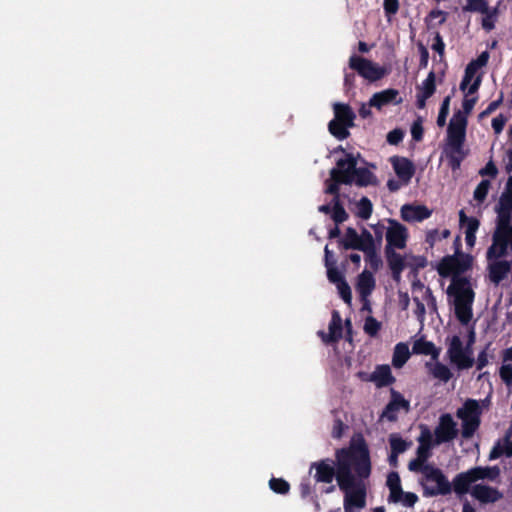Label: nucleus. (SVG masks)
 <instances>
[{
  "instance_id": "5701e85b",
  "label": "nucleus",
  "mask_w": 512,
  "mask_h": 512,
  "mask_svg": "<svg viewBox=\"0 0 512 512\" xmlns=\"http://www.w3.org/2000/svg\"><path fill=\"white\" fill-rule=\"evenodd\" d=\"M511 265L506 260L490 263L488 266L489 278L494 284H499L510 272Z\"/></svg>"
},
{
  "instance_id": "2eb2a0df",
  "label": "nucleus",
  "mask_w": 512,
  "mask_h": 512,
  "mask_svg": "<svg viewBox=\"0 0 512 512\" xmlns=\"http://www.w3.org/2000/svg\"><path fill=\"white\" fill-rule=\"evenodd\" d=\"M401 218L406 222H421L429 218L432 211L425 205L405 204L401 207Z\"/></svg>"
},
{
  "instance_id": "774afa93",
  "label": "nucleus",
  "mask_w": 512,
  "mask_h": 512,
  "mask_svg": "<svg viewBox=\"0 0 512 512\" xmlns=\"http://www.w3.org/2000/svg\"><path fill=\"white\" fill-rule=\"evenodd\" d=\"M506 121L507 119L503 114H499L492 119V128L496 134H500L503 131Z\"/></svg>"
},
{
  "instance_id": "e433bc0d",
  "label": "nucleus",
  "mask_w": 512,
  "mask_h": 512,
  "mask_svg": "<svg viewBox=\"0 0 512 512\" xmlns=\"http://www.w3.org/2000/svg\"><path fill=\"white\" fill-rule=\"evenodd\" d=\"M472 305L473 304H454L455 315L464 325L468 324L472 319Z\"/></svg>"
},
{
  "instance_id": "e2e57ef3",
  "label": "nucleus",
  "mask_w": 512,
  "mask_h": 512,
  "mask_svg": "<svg viewBox=\"0 0 512 512\" xmlns=\"http://www.w3.org/2000/svg\"><path fill=\"white\" fill-rule=\"evenodd\" d=\"M404 137V132L401 129H394L387 134V142L391 145L399 144Z\"/></svg>"
},
{
  "instance_id": "412c9836",
  "label": "nucleus",
  "mask_w": 512,
  "mask_h": 512,
  "mask_svg": "<svg viewBox=\"0 0 512 512\" xmlns=\"http://www.w3.org/2000/svg\"><path fill=\"white\" fill-rule=\"evenodd\" d=\"M370 381L375 383L378 388L387 387L395 382L388 365H378L370 375Z\"/></svg>"
},
{
  "instance_id": "f8f14e48",
  "label": "nucleus",
  "mask_w": 512,
  "mask_h": 512,
  "mask_svg": "<svg viewBox=\"0 0 512 512\" xmlns=\"http://www.w3.org/2000/svg\"><path fill=\"white\" fill-rule=\"evenodd\" d=\"M390 226L386 231L385 249H404L408 239L407 228L394 219L388 220Z\"/></svg>"
},
{
  "instance_id": "13d9d810",
  "label": "nucleus",
  "mask_w": 512,
  "mask_h": 512,
  "mask_svg": "<svg viewBox=\"0 0 512 512\" xmlns=\"http://www.w3.org/2000/svg\"><path fill=\"white\" fill-rule=\"evenodd\" d=\"M496 212H497L496 226L512 227V224H511L512 213L503 212V211H500L497 209H496Z\"/></svg>"
},
{
  "instance_id": "a19ab883",
  "label": "nucleus",
  "mask_w": 512,
  "mask_h": 512,
  "mask_svg": "<svg viewBox=\"0 0 512 512\" xmlns=\"http://www.w3.org/2000/svg\"><path fill=\"white\" fill-rule=\"evenodd\" d=\"M269 487L273 492L281 495L288 494L290 490V484L283 478L272 477L269 480Z\"/></svg>"
},
{
  "instance_id": "37998d69",
  "label": "nucleus",
  "mask_w": 512,
  "mask_h": 512,
  "mask_svg": "<svg viewBox=\"0 0 512 512\" xmlns=\"http://www.w3.org/2000/svg\"><path fill=\"white\" fill-rule=\"evenodd\" d=\"M389 444L391 451L397 454L405 452L409 446V444L397 434L390 435Z\"/></svg>"
},
{
  "instance_id": "ddd939ff",
  "label": "nucleus",
  "mask_w": 512,
  "mask_h": 512,
  "mask_svg": "<svg viewBox=\"0 0 512 512\" xmlns=\"http://www.w3.org/2000/svg\"><path fill=\"white\" fill-rule=\"evenodd\" d=\"M471 495L482 504L495 503L503 498V493L497 488L484 484L474 485Z\"/></svg>"
},
{
  "instance_id": "aec40b11",
  "label": "nucleus",
  "mask_w": 512,
  "mask_h": 512,
  "mask_svg": "<svg viewBox=\"0 0 512 512\" xmlns=\"http://www.w3.org/2000/svg\"><path fill=\"white\" fill-rule=\"evenodd\" d=\"M409 401L405 400L404 397L394 389L391 390V399L386 405L382 416L387 418L389 421H395L397 419L396 413L400 409H408Z\"/></svg>"
},
{
  "instance_id": "49530a36",
  "label": "nucleus",
  "mask_w": 512,
  "mask_h": 512,
  "mask_svg": "<svg viewBox=\"0 0 512 512\" xmlns=\"http://www.w3.org/2000/svg\"><path fill=\"white\" fill-rule=\"evenodd\" d=\"M419 498L417 494L413 492H405L402 490L401 495L398 496L397 500H390V503H399L401 502L403 506L405 507H413L417 502Z\"/></svg>"
},
{
  "instance_id": "bb28decb",
  "label": "nucleus",
  "mask_w": 512,
  "mask_h": 512,
  "mask_svg": "<svg viewBox=\"0 0 512 512\" xmlns=\"http://www.w3.org/2000/svg\"><path fill=\"white\" fill-rule=\"evenodd\" d=\"M338 243L345 250L353 249L360 251L363 248L361 247L359 234L352 227L346 229L344 237L339 239Z\"/></svg>"
},
{
  "instance_id": "473e14b6",
  "label": "nucleus",
  "mask_w": 512,
  "mask_h": 512,
  "mask_svg": "<svg viewBox=\"0 0 512 512\" xmlns=\"http://www.w3.org/2000/svg\"><path fill=\"white\" fill-rule=\"evenodd\" d=\"M349 128L352 126L344 125L342 122L331 120L328 123V130L338 140H345L350 136Z\"/></svg>"
},
{
  "instance_id": "a18cd8bd",
  "label": "nucleus",
  "mask_w": 512,
  "mask_h": 512,
  "mask_svg": "<svg viewBox=\"0 0 512 512\" xmlns=\"http://www.w3.org/2000/svg\"><path fill=\"white\" fill-rule=\"evenodd\" d=\"M491 186V183L489 180L487 179H483L478 185L477 187L475 188L474 190V193H473V197L474 199L479 202V203H482L487 195H488V192H489V188Z\"/></svg>"
},
{
  "instance_id": "f257e3e1",
  "label": "nucleus",
  "mask_w": 512,
  "mask_h": 512,
  "mask_svg": "<svg viewBox=\"0 0 512 512\" xmlns=\"http://www.w3.org/2000/svg\"><path fill=\"white\" fill-rule=\"evenodd\" d=\"M371 471L370 451L363 436L353 438L349 447L341 448L338 454L337 484L344 493V512H358L366 506L364 480L370 477Z\"/></svg>"
},
{
  "instance_id": "7c9ffc66",
  "label": "nucleus",
  "mask_w": 512,
  "mask_h": 512,
  "mask_svg": "<svg viewBox=\"0 0 512 512\" xmlns=\"http://www.w3.org/2000/svg\"><path fill=\"white\" fill-rule=\"evenodd\" d=\"M410 358L409 347L406 343L396 344L392 357V364L395 368H401Z\"/></svg>"
},
{
  "instance_id": "393cba45",
  "label": "nucleus",
  "mask_w": 512,
  "mask_h": 512,
  "mask_svg": "<svg viewBox=\"0 0 512 512\" xmlns=\"http://www.w3.org/2000/svg\"><path fill=\"white\" fill-rule=\"evenodd\" d=\"M333 110L334 118L332 120L342 122L344 125L354 126L356 115L348 104L335 103Z\"/></svg>"
},
{
  "instance_id": "c03bdc74",
  "label": "nucleus",
  "mask_w": 512,
  "mask_h": 512,
  "mask_svg": "<svg viewBox=\"0 0 512 512\" xmlns=\"http://www.w3.org/2000/svg\"><path fill=\"white\" fill-rule=\"evenodd\" d=\"M381 322H379L373 316H368L364 322V332L370 337H375L381 329Z\"/></svg>"
},
{
  "instance_id": "c9c22d12",
  "label": "nucleus",
  "mask_w": 512,
  "mask_h": 512,
  "mask_svg": "<svg viewBox=\"0 0 512 512\" xmlns=\"http://www.w3.org/2000/svg\"><path fill=\"white\" fill-rule=\"evenodd\" d=\"M436 76L433 71H430L426 79L422 82V86L419 87V93L424 95V98H430L436 91Z\"/></svg>"
},
{
  "instance_id": "9b49d317",
  "label": "nucleus",
  "mask_w": 512,
  "mask_h": 512,
  "mask_svg": "<svg viewBox=\"0 0 512 512\" xmlns=\"http://www.w3.org/2000/svg\"><path fill=\"white\" fill-rule=\"evenodd\" d=\"M434 444L440 445L454 440L458 435L457 424L449 413L442 414L434 430Z\"/></svg>"
},
{
  "instance_id": "bf43d9fd",
  "label": "nucleus",
  "mask_w": 512,
  "mask_h": 512,
  "mask_svg": "<svg viewBox=\"0 0 512 512\" xmlns=\"http://www.w3.org/2000/svg\"><path fill=\"white\" fill-rule=\"evenodd\" d=\"M500 377L507 385H512V365L504 363L499 371Z\"/></svg>"
},
{
  "instance_id": "69168bd1",
  "label": "nucleus",
  "mask_w": 512,
  "mask_h": 512,
  "mask_svg": "<svg viewBox=\"0 0 512 512\" xmlns=\"http://www.w3.org/2000/svg\"><path fill=\"white\" fill-rule=\"evenodd\" d=\"M424 130L420 120L415 121L411 126V135L413 140L419 142L423 139Z\"/></svg>"
},
{
  "instance_id": "ea45409f",
  "label": "nucleus",
  "mask_w": 512,
  "mask_h": 512,
  "mask_svg": "<svg viewBox=\"0 0 512 512\" xmlns=\"http://www.w3.org/2000/svg\"><path fill=\"white\" fill-rule=\"evenodd\" d=\"M459 220H460V224L462 226H465L466 227V230L465 232H471V233H476L478 228H479V225H480V222L477 218L475 217H468L464 210H460L459 212Z\"/></svg>"
},
{
  "instance_id": "4d7b16f0",
  "label": "nucleus",
  "mask_w": 512,
  "mask_h": 512,
  "mask_svg": "<svg viewBox=\"0 0 512 512\" xmlns=\"http://www.w3.org/2000/svg\"><path fill=\"white\" fill-rule=\"evenodd\" d=\"M383 8L385 15L391 17L395 15L399 10V0H384Z\"/></svg>"
},
{
  "instance_id": "4c0bfd02",
  "label": "nucleus",
  "mask_w": 512,
  "mask_h": 512,
  "mask_svg": "<svg viewBox=\"0 0 512 512\" xmlns=\"http://www.w3.org/2000/svg\"><path fill=\"white\" fill-rule=\"evenodd\" d=\"M372 212V202L368 197H362L357 203V216L363 220H367L371 217Z\"/></svg>"
},
{
  "instance_id": "f03ea898",
  "label": "nucleus",
  "mask_w": 512,
  "mask_h": 512,
  "mask_svg": "<svg viewBox=\"0 0 512 512\" xmlns=\"http://www.w3.org/2000/svg\"><path fill=\"white\" fill-rule=\"evenodd\" d=\"M467 119L465 115L458 110L450 120L447 128V149L446 154L455 157H462V161L467 156L464 151V143L466 139Z\"/></svg>"
},
{
  "instance_id": "dca6fc26",
  "label": "nucleus",
  "mask_w": 512,
  "mask_h": 512,
  "mask_svg": "<svg viewBox=\"0 0 512 512\" xmlns=\"http://www.w3.org/2000/svg\"><path fill=\"white\" fill-rule=\"evenodd\" d=\"M342 318L338 311L332 312L331 321L329 323V333L319 331L318 334L322 341L326 344L338 342L342 338Z\"/></svg>"
},
{
  "instance_id": "864d4df0",
  "label": "nucleus",
  "mask_w": 512,
  "mask_h": 512,
  "mask_svg": "<svg viewBox=\"0 0 512 512\" xmlns=\"http://www.w3.org/2000/svg\"><path fill=\"white\" fill-rule=\"evenodd\" d=\"M337 289H338V293L340 295V297L343 299V301L347 304H350L351 303V300H352V293H351V288L349 286V284L347 283L346 279L335 284Z\"/></svg>"
},
{
  "instance_id": "338daca9",
  "label": "nucleus",
  "mask_w": 512,
  "mask_h": 512,
  "mask_svg": "<svg viewBox=\"0 0 512 512\" xmlns=\"http://www.w3.org/2000/svg\"><path fill=\"white\" fill-rule=\"evenodd\" d=\"M479 174L481 176H490L492 178L496 177L498 174V169L494 162L490 160L485 167L479 170Z\"/></svg>"
},
{
  "instance_id": "0e129e2a",
  "label": "nucleus",
  "mask_w": 512,
  "mask_h": 512,
  "mask_svg": "<svg viewBox=\"0 0 512 512\" xmlns=\"http://www.w3.org/2000/svg\"><path fill=\"white\" fill-rule=\"evenodd\" d=\"M299 491L302 498H307L313 495V487L309 479H303L299 485Z\"/></svg>"
},
{
  "instance_id": "1a4fd4ad",
  "label": "nucleus",
  "mask_w": 512,
  "mask_h": 512,
  "mask_svg": "<svg viewBox=\"0 0 512 512\" xmlns=\"http://www.w3.org/2000/svg\"><path fill=\"white\" fill-rule=\"evenodd\" d=\"M447 294L454 296V304H473L475 293L467 277H452Z\"/></svg>"
},
{
  "instance_id": "603ef678",
  "label": "nucleus",
  "mask_w": 512,
  "mask_h": 512,
  "mask_svg": "<svg viewBox=\"0 0 512 512\" xmlns=\"http://www.w3.org/2000/svg\"><path fill=\"white\" fill-rule=\"evenodd\" d=\"M477 68L472 64L471 62L468 63V65L465 68L463 79L460 83V89L462 91H465L471 80L474 78Z\"/></svg>"
},
{
  "instance_id": "09e8293b",
  "label": "nucleus",
  "mask_w": 512,
  "mask_h": 512,
  "mask_svg": "<svg viewBox=\"0 0 512 512\" xmlns=\"http://www.w3.org/2000/svg\"><path fill=\"white\" fill-rule=\"evenodd\" d=\"M451 96H446L440 106L438 117H437V125L439 127H443L446 124V119L449 114V106H450Z\"/></svg>"
},
{
  "instance_id": "de8ad7c7",
  "label": "nucleus",
  "mask_w": 512,
  "mask_h": 512,
  "mask_svg": "<svg viewBox=\"0 0 512 512\" xmlns=\"http://www.w3.org/2000/svg\"><path fill=\"white\" fill-rule=\"evenodd\" d=\"M431 435L428 433L427 441L424 439L420 440V445L417 448V458L427 461V459L431 456Z\"/></svg>"
},
{
  "instance_id": "39448f33",
  "label": "nucleus",
  "mask_w": 512,
  "mask_h": 512,
  "mask_svg": "<svg viewBox=\"0 0 512 512\" xmlns=\"http://www.w3.org/2000/svg\"><path fill=\"white\" fill-rule=\"evenodd\" d=\"M482 409L477 400L467 399L463 406L456 412V416L462 421V437L470 439L481 424Z\"/></svg>"
},
{
  "instance_id": "423d86ee",
  "label": "nucleus",
  "mask_w": 512,
  "mask_h": 512,
  "mask_svg": "<svg viewBox=\"0 0 512 512\" xmlns=\"http://www.w3.org/2000/svg\"><path fill=\"white\" fill-rule=\"evenodd\" d=\"M472 262L473 258L469 254L447 255L441 259L437 271L441 277H461L460 274L471 269Z\"/></svg>"
},
{
  "instance_id": "f3484780",
  "label": "nucleus",
  "mask_w": 512,
  "mask_h": 512,
  "mask_svg": "<svg viewBox=\"0 0 512 512\" xmlns=\"http://www.w3.org/2000/svg\"><path fill=\"white\" fill-rule=\"evenodd\" d=\"M357 166V158L352 153H346L345 158H340L336 162V167L332 168L330 174L343 179L347 178L352 182V171Z\"/></svg>"
},
{
  "instance_id": "6e6552de",
  "label": "nucleus",
  "mask_w": 512,
  "mask_h": 512,
  "mask_svg": "<svg viewBox=\"0 0 512 512\" xmlns=\"http://www.w3.org/2000/svg\"><path fill=\"white\" fill-rule=\"evenodd\" d=\"M512 248V227L496 226L492 237V245L487 250V259H497L507 253V247Z\"/></svg>"
},
{
  "instance_id": "20e7f679",
  "label": "nucleus",
  "mask_w": 512,
  "mask_h": 512,
  "mask_svg": "<svg viewBox=\"0 0 512 512\" xmlns=\"http://www.w3.org/2000/svg\"><path fill=\"white\" fill-rule=\"evenodd\" d=\"M475 342V332L473 329L469 331V340L467 346L464 347L459 336L451 337L448 345L447 354L450 361L460 370L469 369L474 365V358L471 356V345Z\"/></svg>"
},
{
  "instance_id": "6ab92c4d",
  "label": "nucleus",
  "mask_w": 512,
  "mask_h": 512,
  "mask_svg": "<svg viewBox=\"0 0 512 512\" xmlns=\"http://www.w3.org/2000/svg\"><path fill=\"white\" fill-rule=\"evenodd\" d=\"M399 92L396 89L389 88L380 92H376L372 95L369 100V106L381 109L383 106L388 104H400L402 98H398Z\"/></svg>"
},
{
  "instance_id": "a878e982",
  "label": "nucleus",
  "mask_w": 512,
  "mask_h": 512,
  "mask_svg": "<svg viewBox=\"0 0 512 512\" xmlns=\"http://www.w3.org/2000/svg\"><path fill=\"white\" fill-rule=\"evenodd\" d=\"M412 353L417 355H430L433 360H437L440 350L436 348L433 342L420 338L413 343Z\"/></svg>"
},
{
  "instance_id": "c85d7f7f",
  "label": "nucleus",
  "mask_w": 512,
  "mask_h": 512,
  "mask_svg": "<svg viewBox=\"0 0 512 512\" xmlns=\"http://www.w3.org/2000/svg\"><path fill=\"white\" fill-rule=\"evenodd\" d=\"M386 485L389 488L388 501L397 500L398 496L402 493L401 479L396 471H391L387 475Z\"/></svg>"
},
{
  "instance_id": "9d476101",
  "label": "nucleus",
  "mask_w": 512,
  "mask_h": 512,
  "mask_svg": "<svg viewBox=\"0 0 512 512\" xmlns=\"http://www.w3.org/2000/svg\"><path fill=\"white\" fill-rule=\"evenodd\" d=\"M341 449H338L335 454V462L329 458L313 462L310 466V471L315 469L314 478L316 482L331 483L338 475V454Z\"/></svg>"
},
{
  "instance_id": "680f3d73",
  "label": "nucleus",
  "mask_w": 512,
  "mask_h": 512,
  "mask_svg": "<svg viewBox=\"0 0 512 512\" xmlns=\"http://www.w3.org/2000/svg\"><path fill=\"white\" fill-rule=\"evenodd\" d=\"M503 102V94L500 95V97L497 100L492 101L489 103V105L486 107L485 110H483L479 117L484 118L492 114Z\"/></svg>"
},
{
  "instance_id": "c756f323",
  "label": "nucleus",
  "mask_w": 512,
  "mask_h": 512,
  "mask_svg": "<svg viewBox=\"0 0 512 512\" xmlns=\"http://www.w3.org/2000/svg\"><path fill=\"white\" fill-rule=\"evenodd\" d=\"M342 184L351 185L352 182H350V180L347 178L343 179L336 175L330 174V180L327 181V188L325 192L327 194L333 195L332 203L340 200V185Z\"/></svg>"
},
{
  "instance_id": "6e6d98bb",
  "label": "nucleus",
  "mask_w": 512,
  "mask_h": 512,
  "mask_svg": "<svg viewBox=\"0 0 512 512\" xmlns=\"http://www.w3.org/2000/svg\"><path fill=\"white\" fill-rule=\"evenodd\" d=\"M359 238L361 247H363L361 250L375 246L373 235L366 228L362 229L361 234H359Z\"/></svg>"
},
{
  "instance_id": "79ce46f5",
  "label": "nucleus",
  "mask_w": 512,
  "mask_h": 512,
  "mask_svg": "<svg viewBox=\"0 0 512 512\" xmlns=\"http://www.w3.org/2000/svg\"><path fill=\"white\" fill-rule=\"evenodd\" d=\"M349 215L341 204L340 200L333 202L332 220L339 225L348 219Z\"/></svg>"
},
{
  "instance_id": "4468645a",
  "label": "nucleus",
  "mask_w": 512,
  "mask_h": 512,
  "mask_svg": "<svg viewBox=\"0 0 512 512\" xmlns=\"http://www.w3.org/2000/svg\"><path fill=\"white\" fill-rule=\"evenodd\" d=\"M390 162L398 178L408 184L415 174L414 163L408 158L399 156L391 157Z\"/></svg>"
},
{
  "instance_id": "052dcab7",
  "label": "nucleus",
  "mask_w": 512,
  "mask_h": 512,
  "mask_svg": "<svg viewBox=\"0 0 512 512\" xmlns=\"http://www.w3.org/2000/svg\"><path fill=\"white\" fill-rule=\"evenodd\" d=\"M497 210L512 213V196L502 194Z\"/></svg>"
},
{
  "instance_id": "58836bf2",
  "label": "nucleus",
  "mask_w": 512,
  "mask_h": 512,
  "mask_svg": "<svg viewBox=\"0 0 512 512\" xmlns=\"http://www.w3.org/2000/svg\"><path fill=\"white\" fill-rule=\"evenodd\" d=\"M365 254V260L369 263L370 267L377 271L382 265L381 257L378 255L376 246L361 250Z\"/></svg>"
},
{
  "instance_id": "f704fd0d",
  "label": "nucleus",
  "mask_w": 512,
  "mask_h": 512,
  "mask_svg": "<svg viewBox=\"0 0 512 512\" xmlns=\"http://www.w3.org/2000/svg\"><path fill=\"white\" fill-rule=\"evenodd\" d=\"M385 256L390 269H405L404 257L397 253L395 249H385Z\"/></svg>"
},
{
  "instance_id": "cd10ccee",
  "label": "nucleus",
  "mask_w": 512,
  "mask_h": 512,
  "mask_svg": "<svg viewBox=\"0 0 512 512\" xmlns=\"http://www.w3.org/2000/svg\"><path fill=\"white\" fill-rule=\"evenodd\" d=\"M374 174L367 168H357L352 171V183H355L359 187H366L373 184Z\"/></svg>"
},
{
  "instance_id": "b1692460",
  "label": "nucleus",
  "mask_w": 512,
  "mask_h": 512,
  "mask_svg": "<svg viewBox=\"0 0 512 512\" xmlns=\"http://www.w3.org/2000/svg\"><path fill=\"white\" fill-rule=\"evenodd\" d=\"M375 288V279L373 274L368 270H364L359 274L356 284V289L360 296L365 299L367 298Z\"/></svg>"
},
{
  "instance_id": "7ed1b4c3",
  "label": "nucleus",
  "mask_w": 512,
  "mask_h": 512,
  "mask_svg": "<svg viewBox=\"0 0 512 512\" xmlns=\"http://www.w3.org/2000/svg\"><path fill=\"white\" fill-rule=\"evenodd\" d=\"M427 470V475L420 480L424 497L446 496L452 493L451 482L440 468L433 466Z\"/></svg>"
},
{
  "instance_id": "72a5a7b5",
  "label": "nucleus",
  "mask_w": 512,
  "mask_h": 512,
  "mask_svg": "<svg viewBox=\"0 0 512 512\" xmlns=\"http://www.w3.org/2000/svg\"><path fill=\"white\" fill-rule=\"evenodd\" d=\"M473 473L476 478V482L479 480L489 479V480H495L500 475V470L497 466L493 467H473Z\"/></svg>"
},
{
  "instance_id": "5fc2aeb1",
  "label": "nucleus",
  "mask_w": 512,
  "mask_h": 512,
  "mask_svg": "<svg viewBox=\"0 0 512 512\" xmlns=\"http://www.w3.org/2000/svg\"><path fill=\"white\" fill-rule=\"evenodd\" d=\"M326 269H327V278L331 283L337 284V283L345 280L343 273L336 267V264L328 266V267H326Z\"/></svg>"
},
{
  "instance_id": "0eeeda50",
  "label": "nucleus",
  "mask_w": 512,
  "mask_h": 512,
  "mask_svg": "<svg viewBox=\"0 0 512 512\" xmlns=\"http://www.w3.org/2000/svg\"><path fill=\"white\" fill-rule=\"evenodd\" d=\"M349 67L370 82L378 81L386 75L384 67L355 54L349 58Z\"/></svg>"
},
{
  "instance_id": "3c124183",
  "label": "nucleus",
  "mask_w": 512,
  "mask_h": 512,
  "mask_svg": "<svg viewBox=\"0 0 512 512\" xmlns=\"http://www.w3.org/2000/svg\"><path fill=\"white\" fill-rule=\"evenodd\" d=\"M465 10L488 13L489 7L486 0H467Z\"/></svg>"
},
{
  "instance_id": "2f4dec72",
  "label": "nucleus",
  "mask_w": 512,
  "mask_h": 512,
  "mask_svg": "<svg viewBox=\"0 0 512 512\" xmlns=\"http://www.w3.org/2000/svg\"><path fill=\"white\" fill-rule=\"evenodd\" d=\"M426 367L429 369L430 373L434 378L439 379L440 381H443L445 383L448 382L453 376L450 369L446 365L437 360L434 365H432L430 362H427Z\"/></svg>"
},
{
  "instance_id": "4be33fe9",
  "label": "nucleus",
  "mask_w": 512,
  "mask_h": 512,
  "mask_svg": "<svg viewBox=\"0 0 512 512\" xmlns=\"http://www.w3.org/2000/svg\"><path fill=\"white\" fill-rule=\"evenodd\" d=\"M511 436H512V432L508 431L505 434V436L494 445V447L490 451L489 459H491V460L498 459L503 455H505L508 458L512 457Z\"/></svg>"
},
{
  "instance_id": "a211bd4d",
  "label": "nucleus",
  "mask_w": 512,
  "mask_h": 512,
  "mask_svg": "<svg viewBox=\"0 0 512 512\" xmlns=\"http://www.w3.org/2000/svg\"><path fill=\"white\" fill-rule=\"evenodd\" d=\"M475 482L476 478L472 468L465 472L458 473L451 482L452 491H454L457 496L461 497L470 492V487Z\"/></svg>"
},
{
  "instance_id": "8fccbe9b",
  "label": "nucleus",
  "mask_w": 512,
  "mask_h": 512,
  "mask_svg": "<svg viewBox=\"0 0 512 512\" xmlns=\"http://www.w3.org/2000/svg\"><path fill=\"white\" fill-rule=\"evenodd\" d=\"M432 467H433V465L426 464L425 461H423L417 457L415 459H412L408 463V469L412 472H421L422 477H425L427 475V473H428L427 468H432Z\"/></svg>"
}]
</instances>
